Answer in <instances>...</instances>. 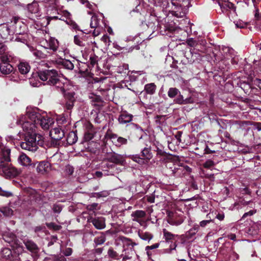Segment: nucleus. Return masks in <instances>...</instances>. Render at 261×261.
<instances>
[{"mask_svg": "<svg viewBox=\"0 0 261 261\" xmlns=\"http://www.w3.org/2000/svg\"><path fill=\"white\" fill-rule=\"evenodd\" d=\"M17 123L20 125L22 130H35V128L40 127L44 130H64L62 126L59 125V120H57L56 124L54 118L42 116L38 112V109H27L26 116H22Z\"/></svg>", "mask_w": 261, "mask_h": 261, "instance_id": "1", "label": "nucleus"}, {"mask_svg": "<svg viewBox=\"0 0 261 261\" xmlns=\"http://www.w3.org/2000/svg\"><path fill=\"white\" fill-rule=\"evenodd\" d=\"M10 149L6 146L0 145V173L2 172L7 177L16 175L15 169L10 167L9 162Z\"/></svg>", "mask_w": 261, "mask_h": 261, "instance_id": "2", "label": "nucleus"}, {"mask_svg": "<svg viewBox=\"0 0 261 261\" xmlns=\"http://www.w3.org/2000/svg\"><path fill=\"white\" fill-rule=\"evenodd\" d=\"M43 136L36 132H27L25 134V142L21 143L22 149L35 151L38 148L37 145L41 144L43 141Z\"/></svg>", "mask_w": 261, "mask_h": 261, "instance_id": "3", "label": "nucleus"}, {"mask_svg": "<svg viewBox=\"0 0 261 261\" xmlns=\"http://www.w3.org/2000/svg\"><path fill=\"white\" fill-rule=\"evenodd\" d=\"M36 74H37L42 81H46V84L44 83L43 85L47 84L50 86L54 84V81L59 77L58 71L55 69L39 70L36 72Z\"/></svg>", "mask_w": 261, "mask_h": 261, "instance_id": "4", "label": "nucleus"}, {"mask_svg": "<svg viewBox=\"0 0 261 261\" xmlns=\"http://www.w3.org/2000/svg\"><path fill=\"white\" fill-rule=\"evenodd\" d=\"M3 238L6 242L10 244L13 251L19 254L23 251V247L18 243L16 236L10 231H6L3 235Z\"/></svg>", "mask_w": 261, "mask_h": 261, "instance_id": "5", "label": "nucleus"}, {"mask_svg": "<svg viewBox=\"0 0 261 261\" xmlns=\"http://www.w3.org/2000/svg\"><path fill=\"white\" fill-rule=\"evenodd\" d=\"M149 5H148V13H150V17L151 18H149V20H151V21L148 22V31H149V29H150V31H151L152 33L149 35L148 37V39H151L153 37L151 36L159 24L157 16L155 13V10L153 9V8L152 7H150V9H149ZM148 33L149 32H148Z\"/></svg>", "mask_w": 261, "mask_h": 261, "instance_id": "6", "label": "nucleus"}, {"mask_svg": "<svg viewBox=\"0 0 261 261\" xmlns=\"http://www.w3.org/2000/svg\"><path fill=\"white\" fill-rule=\"evenodd\" d=\"M238 124L239 125V129L242 130H253V129H257V130H261V123L259 122H252L248 121H238Z\"/></svg>", "mask_w": 261, "mask_h": 261, "instance_id": "7", "label": "nucleus"}, {"mask_svg": "<svg viewBox=\"0 0 261 261\" xmlns=\"http://www.w3.org/2000/svg\"><path fill=\"white\" fill-rule=\"evenodd\" d=\"M105 137L107 141L108 140H111L116 146H120L127 143V139L121 137H118L116 135L112 134L111 132H107Z\"/></svg>", "mask_w": 261, "mask_h": 261, "instance_id": "8", "label": "nucleus"}, {"mask_svg": "<svg viewBox=\"0 0 261 261\" xmlns=\"http://www.w3.org/2000/svg\"><path fill=\"white\" fill-rule=\"evenodd\" d=\"M63 94L64 97L66 100V108L67 110H71L72 109L74 103L75 101V92L73 91H66L65 93H62Z\"/></svg>", "mask_w": 261, "mask_h": 261, "instance_id": "9", "label": "nucleus"}, {"mask_svg": "<svg viewBox=\"0 0 261 261\" xmlns=\"http://www.w3.org/2000/svg\"><path fill=\"white\" fill-rule=\"evenodd\" d=\"M11 57H8L6 61H0V71L4 74H9L13 71L14 68L10 64Z\"/></svg>", "mask_w": 261, "mask_h": 261, "instance_id": "10", "label": "nucleus"}, {"mask_svg": "<svg viewBox=\"0 0 261 261\" xmlns=\"http://www.w3.org/2000/svg\"><path fill=\"white\" fill-rule=\"evenodd\" d=\"M65 135L64 132H49V136L54 144H57Z\"/></svg>", "mask_w": 261, "mask_h": 261, "instance_id": "11", "label": "nucleus"}, {"mask_svg": "<svg viewBox=\"0 0 261 261\" xmlns=\"http://www.w3.org/2000/svg\"><path fill=\"white\" fill-rule=\"evenodd\" d=\"M90 98L91 99L92 104L95 107H97L98 109H101L103 107L104 101L99 95L93 94L90 96Z\"/></svg>", "mask_w": 261, "mask_h": 261, "instance_id": "12", "label": "nucleus"}, {"mask_svg": "<svg viewBox=\"0 0 261 261\" xmlns=\"http://www.w3.org/2000/svg\"><path fill=\"white\" fill-rule=\"evenodd\" d=\"M28 10L31 14H34L35 17L36 18L41 16L39 5L36 2H33L31 4H29L28 5Z\"/></svg>", "mask_w": 261, "mask_h": 261, "instance_id": "13", "label": "nucleus"}, {"mask_svg": "<svg viewBox=\"0 0 261 261\" xmlns=\"http://www.w3.org/2000/svg\"><path fill=\"white\" fill-rule=\"evenodd\" d=\"M91 222L97 229H102L106 227L105 219L103 217L94 218L91 220Z\"/></svg>", "mask_w": 261, "mask_h": 261, "instance_id": "14", "label": "nucleus"}, {"mask_svg": "<svg viewBox=\"0 0 261 261\" xmlns=\"http://www.w3.org/2000/svg\"><path fill=\"white\" fill-rule=\"evenodd\" d=\"M8 57H11L8 51L7 46L3 42H0V61H6Z\"/></svg>", "mask_w": 261, "mask_h": 261, "instance_id": "15", "label": "nucleus"}, {"mask_svg": "<svg viewBox=\"0 0 261 261\" xmlns=\"http://www.w3.org/2000/svg\"><path fill=\"white\" fill-rule=\"evenodd\" d=\"M181 136V132H178L176 135L172 134V136H169L167 137V142L169 144H174L178 145L181 142L180 137Z\"/></svg>", "mask_w": 261, "mask_h": 261, "instance_id": "16", "label": "nucleus"}, {"mask_svg": "<svg viewBox=\"0 0 261 261\" xmlns=\"http://www.w3.org/2000/svg\"><path fill=\"white\" fill-rule=\"evenodd\" d=\"M133 118V115L128 114L126 111L122 112L120 115L118 121L120 123H126L129 122Z\"/></svg>", "mask_w": 261, "mask_h": 261, "instance_id": "17", "label": "nucleus"}, {"mask_svg": "<svg viewBox=\"0 0 261 261\" xmlns=\"http://www.w3.org/2000/svg\"><path fill=\"white\" fill-rule=\"evenodd\" d=\"M77 140L76 132H69L67 134L66 141L69 145L75 143Z\"/></svg>", "mask_w": 261, "mask_h": 261, "instance_id": "18", "label": "nucleus"}, {"mask_svg": "<svg viewBox=\"0 0 261 261\" xmlns=\"http://www.w3.org/2000/svg\"><path fill=\"white\" fill-rule=\"evenodd\" d=\"M30 66L27 62H20L18 65L19 72L22 74H27L30 70Z\"/></svg>", "mask_w": 261, "mask_h": 261, "instance_id": "19", "label": "nucleus"}, {"mask_svg": "<svg viewBox=\"0 0 261 261\" xmlns=\"http://www.w3.org/2000/svg\"><path fill=\"white\" fill-rule=\"evenodd\" d=\"M18 163L22 166H27L31 165V160L25 154H21L18 159Z\"/></svg>", "mask_w": 261, "mask_h": 261, "instance_id": "20", "label": "nucleus"}, {"mask_svg": "<svg viewBox=\"0 0 261 261\" xmlns=\"http://www.w3.org/2000/svg\"><path fill=\"white\" fill-rule=\"evenodd\" d=\"M109 160L112 163L116 164H119L122 165L124 162V160L120 154H118L116 153L112 154L111 156L109 158Z\"/></svg>", "mask_w": 261, "mask_h": 261, "instance_id": "21", "label": "nucleus"}, {"mask_svg": "<svg viewBox=\"0 0 261 261\" xmlns=\"http://www.w3.org/2000/svg\"><path fill=\"white\" fill-rule=\"evenodd\" d=\"M49 168V163L47 162H42L37 167L36 170L38 173L43 174L48 171Z\"/></svg>", "mask_w": 261, "mask_h": 261, "instance_id": "22", "label": "nucleus"}, {"mask_svg": "<svg viewBox=\"0 0 261 261\" xmlns=\"http://www.w3.org/2000/svg\"><path fill=\"white\" fill-rule=\"evenodd\" d=\"M219 6L221 7V9L223 10H232L233 11H236V6L234 4L229 1H225L221 3H219Z\"/></svg>", "mask_w": 261, "mask_h": 261, "instance_id": "23", "label": "nucleus"}, {"mask_svg": "<svg viewBox=\"0 0 261 261\" xmlns=\"http://www.w3.org/2000/svg\"><path fill=\"white\" fill-rule=\"evenodd\" d=\"M145 216V212L143 211H136L133 212L131 216L133 221L140 222L141 218Z\"/></svg>", "mask_w": 261, "mask_h": 261, "instance_id": "24", "label": "nucleus"}, {"mask_svg": "<svg viewBox=\"0 0 261 261\" xmlns=\"http://www.w3.org/2000/svg\"><path fill=\"white\" fill-rule=\"evenodd\" d=\"M49 48L53 51H56L59 47V42L55 38L51 37L48 41Z\"/></svg>", "mask_w": 261, "mask_h": 261, "instance_id": "25", "label": "nucleus"}, {"mask_svg": "<svg viewBox=\"0 0 261 261\" xmlns=\"http://www.w3.org/2000/svg\"><path fill=\"white\" fill-rule=\"evenodd\" d=\"M22 33V34L21 35L15 36V40L22 43H24L27 40L28 35L26 33L25 27L24 24H23V30Z\"/></svg>", "mask_w": 261, "mask_h": 261, "instance_id": "26", "label": "nucleus"}, {"mask_svg": "<svg viewBox=\"0 0 261 261\" xmlns=\"http://www.w3.org/2000/svg\"><path fill=\"white\" fill-rule=\"evenodd\" d=\"M50 86H55L61 93H65V89L64 88V84L60 81L59 77L54 81V84Z\"/></svg>", "mask_w": 261, "mask_h": 261, "instance_id": "27", "label": "nucleus"}, {"mask_svg": "<svg viewBox=\"0 0 261 261\" xmlns=\"http://www.w3.org/2000/svg\"><path fill=\"white\" fill-rule=\"evenodd\" d=\"M146 148L145 147L144 149L142 151V158L140 157L138 155H133L132 159L135 162L138 163L140 164H142L144 163V160L146 158V155L145 154L144 151H145Z\"/></svg>", "mask_w": 261, "mask_h": 261, "instance_id": "28", "label": "nucleus"}, {"mask_svg": "<svg viewBox=\"0 0 261 261\" xmlns=\"http://www.w3.org/2000/svg\"><path fill=\"white\" fill-rule=\"evenodd\" d=\"M26 248L31 252H36L38 250L37 246L31 241L24 242Z\"/></svg>", "mask_w": 261, "mask_h": 261, "instance_id": "29", "label": "nucleus"}, {"mask_svg": "<svg viewBox=\"0 0 261 261\" xmlns=\"http://www.w3.org/2000/svg\"><path fill=\"white\" fill-rule=\"evenodd\" d=\"M147 15V10L145 8L141 10L138 17L140 21V25L147 24L146 23V16Z\"/></svg>", "mask_w": 261, "mask_h": 261, "instance_id": "30", "label": "nucleus"}, {"mask_svg": "<svg viewBox=\"0 0 261 261\" xmlns=\"http://www.w3.org/2000/svg\"><path fill=\"white\" fill-rule=\"evenodd\" d=\"M60 63L65 68L68 70H72L74 68L73 64L71 61L68 60H63L60 62Z\"/></svg>", "mask_w": 261, "mask_h": 261, "instance_id": "31", "label": "nucleus"}, {"mask_svg": "<svg viewBox=\"0 0 261 261\" xmlns=\"http://www.w3.org/2000/svg\"><path fill=\"white\" fill-rule=\"evenodd\" d=\"M12 250L8 248H4L1 250V254L3 257L6 259H10L12 256Z\"/></svg>", "mask_w": 261, "mask_h": 261, "instance_id": "32", "label": "nucleus"}, {"mask_svg": "<svg viewBox=\"0 0 261 261\" xmlns=\"http://www.w3.org/2000/svg\"><path fill=\"white\" fill-rule=\"evenodd\" d=\"M178 93H180V91L176 88H170L168 91V96L170 98H173L175 97Z\"/></svg>", "mask_w": 261, "mask_h": 261, "instance_id": "33", "label": "nucleus"}, {"mask_svg": "<svg viewBox=\"0 0 261 261\" xmlns=\"http://www.w3.org/2000/svg\"><path fill=\"white\" fill-rule=\"evenodd\" d=\"M65 21L66 22V23L67 24L69 25L72 28V29L75 30L80 31L82 32L83 33L87 34V33L83 31L82 30H81L79 28V25L77 24V23L75 21L72 20V19H69V20H66Z\"/></svg>", "mask_w": 261, "mask_h": 261, "instance_id": "34", "label": "nucleus"}, {"mask_svg": "<svg viewBox=\"0 0 261 261\" xmlns=\"http://www.w3.org/2000/svg\"><path fill=\"white\" fill-rule=\"evenodd\" d=\"M81 123L84 125L86 130H91L93 127V125L89 121H85L84 122H81L80 121L76 122L75 124V127H76L78 125L80 124Z\"/></svg>", "mask_w": 261, "mask_h": 261, "instance_id": "35", "label": "nucleus"}, {"mask_svg": "<svg viewBox=\"0 0 261 261\" xmlns=\"http://www.w3.org/2000/svg\"><path fill=\"white\" fill-rule=\"evenodd\" d=\"M121 241L123 242L124 245H125L127 246V247L130 249L131 253L133 254L134 252V250L133 249V246L132 245V243L130 240L126 238H123L121 239Z\"/></svg>", "mask_w": 261, "mask_h": 261, "instance_id": "36", "label": "nucleus"}, {"mask_svg": "<svg viewBox=\"0 0 261 261\" xmlns=\"http://www.w3.org/2000/svg\"><path fill=\"white\" fill-rule=\"evenodd\" d=\"M178 10L175 11L172 10L169 11V14H171L172 16H175L177 18H182L185 16V13L181 11H179L180 9V8H177Z\"/></svg>", "mask_w": 261, "mask_h": 261, "instance_id": "37", "label": "nucleus"}, {"mask_svg": "<svg viewBox=\"0 0 261 261\" xmlns=\"http://www.w3.org/2000/svg\"><path fill=\"white\" fill-rule=\"evenodd\" d=\"M46 20H47V23L46 24L48 25L49 24L50 21L51 20H61L63 21H65L64 18H62V16H61V14L59 13H58V16H47L46 17Z\"/></svg>", "mask_w": 261, "mask_h": 261, "instance_id": "38", "label": "nucleus"}, {"mask_svg": "<svg viewBox=\"0 0 261 261\" xmlns=\"http://www.w3.org/2000/svg\"><path fill=\"white\" fill-rule=\"evenodd\" d=\"M108 254L110 257L116 259H118L120 258V256L112 248H109L108 251Z\"/></svg>", "mask_w": 261, "mask_h": 261, "instance_id": "39", "label": "nucleus"}, {"mask_svg": "<svg viewBox=\"0 0 261 261\" xmlns=\"http://www.w3.org/2000/svg\"><path fill=\"white\" fill-rule=\"evenodd\" d=\"M163 232L164 238L165 239V240L167 241L172 240L175 236L174 234L168 231L166 229H164L163 230Z\"/></svg>", "mask_w": 261, "mask_h": 261, "instance_id": "40", "label": "nucleus"}, {"mask_svg": "<svg viewBox=\"0 0 261 261\" xmlns=\"http://www.w3.org/2000/svg\"><path fill=\"white\" fill-rule=\"evenodd\" d=\"M106 241V238L103 236H101L99 237L95 238L94 242L96 245H101Z\"/></svg>", "mask_w": 261, "mask_h": 261, "instance_id": "41", "label": "nucleus"}, {"mask_svg": "<svg viewBox=\"0 0 261 261\" xmlns=\"http://www.w3.org/2000/svg\"><path fill=\"white\" fill-rule=\"evenodd\" d=\"M94 132H86L84 134V139L85 141L91 140L94 137Z\"/></svg>", "mask_w": 261, "mask_h": 261, "instance_id": "42", "label": "nucleus"}, {"mask_svg": "<svg viewBox=\"0 0 261 261\" xmlns=\"http://www.w3.org/2000/svg\"><path fill=\"white\" fill-rule=\"evenodd\" d=\"M235 24L237 28L243 29L247 27V26L248 24V23L244 22L241 20H239L238 21H236Z\"/></svg>", "mask_w": 261, "mask_h": 261, "instance_id": "43", "label": "nucleus"}, {"mask_svg": "<svg viewBox=\"0 0 261 261\" xmlns=\"http://www.w3.org/2000/svg\"><path fill=\"white\" fill-rule=\"evenodd\" d=\"M156 90V85L154 83L148 84V94H152Z\"/></svg>", "mask_w": 261, "mask_h": 261, "instance_id": "44", "label": "nucleus"}, {"mask_svg": "<svg viewBox=\"0 0 261 261\" xmlns=\"http://www.w3.org/2000/svg\"><path fill=\"white\" fill-rule=\"evenodd\" d=\"M62 210V207L60 204H54L53 206V211L55 213L59 214Z\"/></svg>", "mask_w": 261, "mask_h": 261, "instance_id": "45", "label": "nucleus"}, {"mask_svg": "<svg viewBox=\"0 0 261 261\" xmlns=\"http://www.w3.org/2000/svg\"><path fill=\"white\" fill-rule=\"evenodd\" d=\"M184 100V99L183 96L179 93L177 97L174 100V101L175 103L182 105Z\"/></svg>", "mask_w": 261, "mask_h": 261, "instance_id": "46", "label": "nucleus"}, {"mask_svg": "<svg viewBox=\"0 0 261 261\" xmlns=\"http://www.w3.org/2000/svg\"><path fill=\"white\" fill-rule=\"evenodd\" d=\"M199 226L196 225L193 228L190 229L188 232V235L193 236L194 235L198 230Z\"/></svg>", "mask_w": 261, "mask_h": 261, "instance_id": "47", "label": "nucleus"}, {"mask_svg": "<svg viewBox=\"0 0 261 261\" xmlns=\"http://www.w3.org/2000/svg\"><path fill=\"white\" fill-rule=\"evenodd\" d=\"M74 42L75 44L80 46H82L84 45L83 42L81 40L80 37L78 35L74 36Z\"/></svg>", "mask_w": 261, "mask_h": 261, "instance_id": "48", "label": "nucleus"}, {"mask_svg": "<svg viewBox=\"0 0 261 261\" xmlns=\"http://www.w3.org/2000/svg\"><path fill=\"white\" fill-rule=\"evenodd\" d=\"M97 58L98 57L96 55H94L93 56H90V65L93 67L95 64L97 63Z\"/></svg>", "mask_w": 261, "mask_h": 261, "instance_id": "49", "label": "nucleus"}, {"mask_svg": "<svg viewBox=\"0 0 261 261\" xmlns=\"http://www.w3.org/2000/svg\"><path fill=\"white\" fill-rule=\"evenodd\" d=\"M252 84L261 90V79L255 78L252 80Z\"/></svg>", "mask_w": 261, "mask_h": 261, "instance_id": "50", "label": "nucleus"}, {"mask_svg": "<svg viewBox=\"0 0 261 261\" xmlns=\"http://www.w3.org/2000/svg\"><path fill=\"white\" fill-rule=\"evenodd\" d=\"M212 219H207L205 220H202L200 222L199 226L201 227H205L206 225H207L210 222H212Z\"/></svg>", "mask_w": 261, "mask_h": 261, "instance_id": "51", "label": "nucleus"}, {"mask_svg": "<svg viewBox=\"0 0 261 261\" xmlns=\"http://www.w3.org/2000/svg\"><path fill=\"white\" fill-rule=\"evenodd\" d=\"M256 212V211L255 210H251L249 211L248 212L245 213L244 215H243L241 219H244L246 217L248 216H252L253 214H254Z\"/></svg>", "mask_w": 261, "mask_h": 261, "instance_id": "52", "label": "nucleus"}, {"mask_svg": "<svg viewBox=\"0 0 261 261\" xmlns=\"http://www.w3.org/2000/svg\"><path fill=\"white\" fill-rule=\"evenodd\" d=\"M187 43L188 44V45H189V46H190L191 47H194V46H195L197 44L196 41L195 40L192 38L188 39L187 40Z\"/></svg>", "mask_w": 261, "mask_h": 261, "instance_id": "53", "label": "nucleus"}, {"mask_svg": "<svg viewBox=\"0 0 261 261\" xmlns=\"http://www.w3.org/2000/svg\"><path fill=\"white\" fill-rule=\"evenodd\" d=\"M61 16H62V18L63 17H65L67 19H68V20L70 19L71 14L70 12H69L67 10H64L62 11Z\"/></svg>", "mask_w": 261, "mask_h": 261, "instance_id": "54", "label": "nucleus"}, {"mask_svg": "<svg viewBox=\"0 0 261 261\" xmlns=\"http://www.w3.org/2000/svg\"><path fill=\"white\" fill-rule=\"evenodd\" d=\"M194 102V99L192 96H190L189 97H188L186 99H184L183 104L182 105H186L189 103H193Z\"/></svg>", "mask_w": 261, "mask_h": 261, "instance_id": "55", "label": "nucleus"}, {"mask_svg": "<svg viewBox=\"0 0 261 261\" xmlns=\"http://www.w3.org/2000/svg\"><path fill=\"white\" fill-rule=\"evenodd\" d=\"M3 213H4V215L7 216H10L13 215V211L8 207L5 208L3 211Z\"/></svg>", "mask_w": 261, "mask_h": 261, "instance_id": "56", "label": "nucleus"}, {"mask_svg": "<svg viewBox=\"0 0 261 261\" xmlns=\"http://www.w3.org/2000/svg\"><path fill=\"white\" fill-rule=\"evenodd\" d=\"M90 27L91 28H96L97 27V19L96 18L92 17Z\"/></svg>", "mask_w": 261, "mask_h": 261, "instance_id": "57", "label": "nucleus"}, {"mask_svg": "<svg viewBox=\"0 0 261 261\" xmlns=\"http://www.w3.org/2000/svg\"><path fill=\"white\" fill-rule=\"evenodd\" d=\"M214 165L213 161L209 160L206 161L204 164V167L205 168H210Z\"/></svg>", "mask_w": 261, "mask_h": 261, "instance_id": "58", "label": "nucleus"}, {"mask_svg": "<svg viewBox=\"0 0 261 261\" xmlns=\"http://www.w3.org/2000/svg\"><path fill=\"white\" fill-rule=\"evenodd\" d=\"M72 253V249L70 248H67L65 249L64 251H63V253L66 256H69L71 255Z\"/></svg>", "mask_w": 261, "mask_h": 261, "instance_id": "59", "label": "nucleus"}, {"mask_svg": "<svg viewBox=\"0 0 261 261\" xmlns=\"http://www.w3.org/2000/svg\"><path fill=\"white\" fill-rule=\"evenodd\" d=\"M35 54L40 58H45L47 57V54L42 53L41 51H37L35 53Z\"/></svg>", "mask_w": 261, "mask_h": 261, "instance_id": "60", "label": "nucleus"}, {"mask_svg": "<svg viewBox=\"0 0 261 261\" xmlns=\"http://www.w3.org/2000/svg\"><path fill=\"white\" fill-rule=\"evenodd\" d=\"M98 205V204L96 203H93L91 204H89L87 205V208L89 211H94L95 210Z\"/></svg>", "mask_w": 261, "mask_h": 261, "instance_id": "61", "label": "nucleus"}, {"mask_svg": "<svg viewBox=\"0 0 261 261\" xmlns=\"http://www.w3.org/2000/svg\"><path fill=\"white\" fill-rule=\"evenodd\" d=\"M254 17L256 20H259L261 19V13H259L258 8L255 9Z\"/></svg>", "mask_w": 261, "mask_h": 261, "instance_id": "62", "label": "nucleus"}, {"mask_svg": "<svg viewBox=\"0 0 261 261\" xmlns=\"http://www.w3.org/2000/svg\"><path fill=\"white\" fill-rule=\"evenodd\" d=\"M0 195L6 197H9L12 195V194L9 192L3 191L2 188L0 187Z\"/></svg>", "mask_w": 261, "mask_h": 261, "instance_id": "63", "label": "nucleus"}, {"mask_svg": "<svg viewBox=\"0 0 261 261\" xmlns=\"http://www.w3.org/2000/svg\"><path fill=\"white\" fill-rule=\"evenodd\" d=\"M165 120V117L163 116H156L155 117V122L157 123H161V121H164Z\"/></svg>", "mask_w": 261, "mask_h": 261, "instance_id": "64", "label": "nucleus"}]
</instances>
